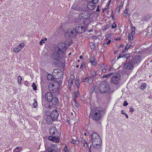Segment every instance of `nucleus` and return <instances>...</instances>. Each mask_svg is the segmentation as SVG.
Returning a JSON list of instances; mask_svg holds the SVG:
<instances>
[{"label":"nucleus","instance_id":"nucleus-7","mask_svg":"<svg viewBox=\"0 0 152 152\" xmlns=\"http://www.w3.org/2000/svg\"><path fill=\"white\" fill-rule=\"evenodd\" d=\"M59 115L58 112L56 110H53L51 113L50 116H48L47 118H50L53 121H54L58 119Z\"/></svg>","mask_w":152,"mask_h":152},{"label":"nucleus","instance_id":"nucleus-39","mask_svg":"<svg viewBox=\"0 0 152 152\" xmlns=\"http://www.w3.org/2000/svg\"><path fill=\"white\" fill-rule=\"evenodd\" d=\"M57 70H58V71H60V69H55L54 70L53 72V74H54L55 76V75H57Z\"/></svg>","mask_w":152,"mask_h":152},{"label":"nucleus","instance_id":"nucleus-36","mask_svg":"<svg viewBox=\"0 0 152 152\" xmlns=\"http://www.w3.org/2000/svg\"><path fill=\"white\" fill-rule=\"evenodd\" d=\"M133 36L131 35L130 34H129L128 35V40L129 41H131L133 39Z\"/></svg>","mask_w":152,"mask_h":152},{"label":"nucleus","instance_id":"nucleus-15","mask_svg":"<svg viewBox=\"0 0 152 152\" xmlns=\"http://www.w3.org/2000/svg\"><path fill=\"white\" fill-rule=\"evenodd\" d=\"M124 67L128 70L133 69L134 68L133 65L131 62H126L124 64Z\"/></svg>","mask_w":152,"mask_h":152},{"label":"nucleus","instance_id":"nucleus-30","mask_svg":"<svg viewBox=\"0 0 152 152\" xmlns=\"http://www.w3.org/2000/svg\"><path fill=\"white\" fill-rule=\"evenodd\" d=\"M88 1L94 3V4H96L99 1V0H87Z\"/></svg>","mask_w":152,"mask_h":152},{"label":"nucleus","instance_id":"nucleus-63","mask_svg":"<svg viewBox=\"0 0 152 152\" xmlns=\"http://www.w3.org/2000/svg\"><path fill=\"white\" fill-rule=\"evenodd\" d=\"M57 72L58 75L59 73H61V71L60 69V71H58V70H57Z\"/></svg>","mask_w":152,"mask_h":152},{"label":"nucleus","instance_id":"nucleus-60","mask_svg":"<svg viewBox=\"0 0 152 152\" xmlns=\"http://www.w3.org/2000/svg\"><path fill=\"white\" fill-rule=\"evenodd\" d=\"M111 42V41L110 40H109L106 43V44L109 45V44Z\"/></svg>","mask_w":152,"mask_h":152},{"label":"nucleus","instance_id":"nucleus-50","mask_svg":"<svg viewBox=\"0 0 152 152\" xmlns=\"http://www.w3.org/2000/svg\"><path fill=\"white\" fill-rule=\"evenodd\" d=\"M64 151L65 152H68V151L67 148V145H66V146L64 149Z\"/></svg>","mask_w":152,"mask_h":152},{"label":"nucleus","instance_id":"nucleus-19","mask_svg":"<svg viewBox=\"0 0 152 152\" xmlns=\"http://www.w3.org/2000/svg\"><path fill=\"white\" fill-rule=\"evenodd\" d=\"M96 4L94 3L89 2L88 4L87 7L90 10H94L96 7Z\"/></svg>","mask_w":152,"mask_h":152},{"label":"nucleus","instance_id":"nucleus-35","mask_svg":"<svg viewBox=\"0 0 152 152\" xmlns=\"http://www.w3.org/2000/svg\"><path fill=\"white\" fill-rule=\"evenodd\" d=\"M74 94L75 97L76 98H77L80 94L79 92L77 91H76L74 93Z\"/></svg>","mask_w":152,"mask_h":152},{"label":"nucleus","instance_id":"nucleus-16","mask_svg":"<svg viewBox=\"0 0 152 152\" xmlns=\"http://www.w3.org/2000/svg\"><path fill=\"white\" fill-rule=\"evenodd\" d=\"M24 46V44L23 43H21L17 46L14 49V51L15 53L19 52Z\"/></svg>","mask_w":152,"mask_h":152},{"label":"nucleus","instance_id":"nucleus-44","mask_svg":"<svg viewBox=\"0 0 152 152\" xmlns=\"http://www.w3.org/2000/svg\"><path fill=\"white\" fill-rule=\"evenodd\" d=\"M131 46V45H127L125 47V50H128V49H129Z\"/></svg>","mask_w":152,"mask_h":152},{"label":"nucleus","instance_id":"nucleus-43","mask_svg":"<svg viewBox=\"0 0 152 152\" xmlns=\"http://www.w3.org/2000/svg\"><path fill=\"white\" fill-rule=\"evenodd\" d=\"M128 11L127 9L126 8L124 11V16L125 17L127 16L128 15Z\"/></svg>","mask_w":152,"mask_h":152},{"label":"nucleus","instance_id":"nucleus-48","mask_svg":"<svg viewBox=\"0 0 152 152\" xmlns=\"http://www.w3.org/2000/svg\"><path fill=\"white\" fill-rule=\"evenodd\" d=\"M45 43V42L44 41V40L42 39L40 41L39 44L40 45H41L43 43Z\"/></svg>","mask_w":152,"mask_h":152},{"label":"nucleus","instance_id":"nucleus-14","mask_svg":"<svg viewBox=\"0 0 152 152\" xmlns=\"http://www.w3.org/2000/svg\"><path fill=\"white\" fill-rule=\"evenodd\" d=\"M45 97L47 101L49 102H51L53 99L52 94L50 92H48L45 94Z\"/></svg>","mask_w":152,"mask_h":152},{"label":"nucleus","instance_id":"nucleus-64","mask_svg":"<svg viewBox=\"0 0 152 152\" xmlns=\"http://www.w3.org/2000/svg\"><path fill=\"white\" fill-rule=\"evenodd\" d=\"M91 145L90 147L89 148V152H91Z\"/></svg>","mask_w":152,"mask_h":152},{"label":"nucleus","instance_id":"nucleus-13","mask_svg":"<svg viewBox=\"0 0 152 152\" xmlns=\"http://www.w3.org/2000/svg\"><path fill=\"white\" fill-rule=\"evenodd\" d=\"M52 106L54 107H57L59 105V102L58 99L56 97H54L51 101Z\"/></svg>","mask_w":152,"mask_h":152},{"label":"nucleus","instance_id":"nucleus-59","mask_svg":"<svg viewBox=\"0 0 152 152\" xmlns=\"http://www.w3.org/2000/svg\"><path fill=\"white\" fill-rule=\"evenodd\" d=\"M97 37L96 36H94L92 37L93 39H97Z\"/></svg>","mask_w":152,"mask_h":152},{"label":"nucleus","instance_id":"nucleus-20","mask_svg":"<svg viewBox=\"0 0 152 152\" xmlns=\"http://www.w3.org/2000/svg\"><path fill=\"white\" fill-rule=\"evenodd\" d=\"M74 79V76L73 75H71L70 76V78L68 81L69 87L71 88V86L73 84V81Z\"/></svg>","mask_w":152,"mask_h":152},{"label":"nucleus","instance_id":"nucleus-32","mask_svg":"<svg viewBox=\"0 0 152 152\" xmlns=\"http://www.w3.org/2000/svg\"><path fill=\"white\" fill-rule=\"evenodd\" d=\"M34 103H33V105H34V108H36L37 107V101L36 99H34Z\"/></svg>","mask_w":152,"mask_h":152},{"label":"nucleus","instance_id":"nucleus-9","mask_svg":"<svg viewBox=\"0 0 152 152\" xmlns=\"http://www.w3.org/2000/svg\"><path fill=\"white\" fill-rule=\"evenodd\" d=\"M120 75L116 73L111 78V82L114 84H118L120 80Z\"/></svg>","mask_w":152,"mask_h":152},{"label":"nucleus","instance_id":"nucleus-38","mask_svg":"<svg viewBox=\"0 0 152 152\" xmlns=\"http://www.w3.org/2000/svg\"><path fill=\"white\" fill-rule=\"evenodd\" d=\"M92 78H94L96 75V72L95 71H93L92 72Z\"/></svg>","mask_w":152,"mask_h":152},{"label":"nucleus","instance_id":"nucleus-5","mask_svg":"<svg viewBox=\"0 0 152 152\" xmlns=\"http://www.w3.org/2000/svg\"><path fill=\"white\" fill-rule=\"evenodd\" d=\"M59 87V83L56 82L53 83H50L49 85L48 88L50 91L53 93H55L57 91Z\"/></svg>","mask_w":152,"mask_h":152},{"label":"nucleus","instance_id":"nucleus-4","mask_svg":"<svg viewBox=\"0 0 152 152\" xmlns=\"http://www.w3.org/2000/svg\"><path fill=\"white\" fill-rule=\"evenodd\" d=\"M74 29L77 33H82L85 31L86 27L83 23H77L75 24Z\"/></svg>","mask_w":152,"mask_h":152},{"label":"nucleus","instance_id":"nucleus-18","mask_svg":"<svg viewBox=\"0 0 152 152\" xmlns=\"http://www.w3.org/2000/svg\"><path fill=\"white\" fill-rule=\"evenodd\" d=\"M48 139L49 140H50L53 142H59V140L58 137L50 136L48 137Z\"/></svg>","mask_w":152,"mask_h":152},{"label":"nucleus","instance_id":"nucleus-12","mask_svg":"<svg viewBox=\"0 0 152 152\" xmlns=\"http://www.w3.org/2000/svg\"><path fill=\"white\" fill-rule=\"evenodd\" d=\"M58 149V148L54 144H51L50 147L47 149L48 152H56Z\"/></svg>","mask_w":152,"mask_h":152},{"label":"nucleus","instance_id":"nucleus-56","mask_svg":"<svg viewBox=\"0 0 152 152\" xmlns=\"http://www.w3.org/2000/svg\"><path fill=\"white\" fill-rule=\"evenodd\" d=\"M130 34L133 36L135 34L134 31H132L131 34Z\"/></svg>","mask_w":152,"mask_h":152},{"label":"nucleus","instance_id":"nucleus-61","mask_svg":"<svg viewBox=\"0 0 152 152\" xmlns=\"http://www.w3.org/2000/svg\"><path fill=\"white\" fill-rule=\"evenodd\" d=\"M100 10L99 9V6L98 5L97 7V8L96 9V11H99Z\"/></svg>","mask_w":152,"mask_h":152},{"label":"nucleus","instance_id":"nucleus-37","mask_svg":"<svg viewBox=\"0 0 152 152\" xmlns=\"http://www.w3.org/2000/svg\"><path fill=\"white\" fill-rule=\"evenodd\" d=\"M130 55L129 54H125L124 55V58H126V59L127 60L129 58V57H130Z\"/></svg>","mask_w":152,"mask_h":152},{"label":"nucleus","instance_id":"nucleus-34","mask_svg":"<svg viewBox=\"0 0 152 152\" xmlns=\"http://www.w3.org/2000/svg\"><path fill=\"white\" fill-rule=\"evenodd\" d=\"M75 83L77 87V88H79V87L80 84L79 82V80L78 79H76L75 81Z\"/></svg>","mask_w":152,"mask_h":152},{"label":"nucleus","instance_id":"nucleus-17","mask_svg":"<svg viewBox=\"0 0 152 152\" xmlns=\"http://www.w3.org/2000/svg\"><path fill=\"white\" fill-rule=\"evenodd\" d=\"M62 53H58V51H56V52L54 53L53 55V57L54 58L57 60L58 61V62H60V63H61L60 61H59L58 60L60 58V55Z\"/></svg>","mask_w":152,"mask_h":152},{"label":"nucleus","instance_id":"nucleus-41","mask_svg":"<svg viewBox=\"0 0 152 152\" xmlns=\"http://www.w3.org/2000/svg\"><path fill=\"white\" fill-rule=\"evenodd\" d=\"M110 26L109 24H107L106 25L105 28L103 29V30L104 31H106L107 30V29L110 28Z\"/></svg>","mask_w":152,"mask_h":152},{"label":"nucleus","instance_id":"nucleus-24","mask_svg":"<svg viewBox=\"0 0 152 152\" xmlns=\"http://www.w3.org/2000/svg\"><path fill=\"white\" fill-rule=\"evenodd\" d=\"M90 61L91 63L94 66L96 65V63L95 62V58L94 57H93L91 58L90 59Z\"/></svg>","mask_w":152,"mask_h":152},{"label":"nucleus","instance_id":"nucleus-22","mask_svg":"<svg viewBox=\"0 0 152 152\" xmlns=\"http://www.w3.org/2000/svg\"><path fill=\"white\" fill-rule=\"evenodd\" d=\"M22 149V148L20 147H18L14 149L13 150V152H20Z\"/></svg>","mask_w":152,"mask_h":152},{"label":"nucleus","instance_id":"nucleus-10","mask_svg":"<svg viewBox=\"0 0 152 152\" xmlns=\"http://www.w3.org/2000/svg\"><path fill=\"white\" fill-rule=\"evenodd\" d=\"M141 58L140 56L139 55H136L132 59L131 62L133 65L137 64L140 62Z\"/></svg>","mask_w":152,"mask_h":152},{"label":"nucleus","instance_id":"nucleus-45","mask_svg":"<svg viewBox=\"0 0 152 152\" xmlns=\"http://www.w3.org/2000/svg\"><path fill=\"white\" fill-rule=\"evenodd\" d=\"M84 146L86 148H87L88 147V144L87 142L86 141H84Z\"/></svg>","mask_w":152,"mask_h":152},{"label":"nucleus","instance_id":"nucleus-28","mask_svg":"<svg viewBox=\"0 0 152 152\" xmlns=\"http://www.w3.org/2000/svg\"><path fill=\"white\" fill-rule=\"evenodd\" d=\"M72 8L76 11H80V8L78 6H76L74 5H73Z\"/></svg>","mask_w":152,"mask_h":152},{"label":"nucleus","instance_id":"nucleus-33","mask_svg":"<svg viewBox=\"0 0 152 152\" xmlns=\"http://www.w3.org/2000/svg\"><path fill=\"white\" fill-rule=\"evenodd\" d=\"M22 78L20 76H19L18 77V83L20 84H21V81L22 80Z\"/></svg>","mask_w":152,"mask_h":152},{"label":"nucleus","instance_id":"nucleus-52","mask_svg":"<svg viewBox=\"0 0 152 152\" xmlns=\"http://www.w3.org/2000/svg\"><path fill=\"white\" fill-rule=\"evenodd\" d=\"M85 66V64L84 63H82L80 66V68H82L83 67V68H84V67Z\"/></svg>","mask_w":152,"mask_h":152},{"label":"nucleus","instance_id":"nucleus-62","mask_svg":"<svg viewBox=\"0 0 152 152\" xmlns=\"http://www.w3.org/2000/svg\"><path fill=\"white\" fill-rule=\"evenodd\" d=\"M132 31H134L135 30V27L134 26H133L132 28Z\"/></svg>","mask_w":152,"mask_h":152},{"label":"nucleus","instance_id":"nucleus-27","mask_svg":"<svg viewBox=\"0 0 152 152\" xmlns=\"http://www.w3.org/2000/svg\"><path fill=\"white\" fill-rule=\"evenodd\" d=\"M90 46L91 49L94 50L95 48V45L94 43L91 42L90 43Z\"/></svg>","mask_w":152,"mask_h":152},{"label":"nucleus","instance_id":"nucleus-3","mask_svg":"<svg viewBox=\"0 0 152 152\" xmlns=\"http://www.w3.org/2000/svg\"><path fill=\"white\" fill-rule=\"evenodd\" d=\"M98 90L102 93L108 92L110 90L109 85L105 82H101L98 87Z\"/></svg>","mask_w":152,"mask_h":152},{"label":"nucleus","instance_id":"nucleus-26","mask_svg":"<svg viewBox=\"0 0 152 152\" xmlns=\"http://www.w3.org/2000/svg\"><path fill=\"white\" fill-rule=\"evenodd\" d=\"M113 73H111L107 75H103V76L101 77V78L104 79L109 78L110 76L112 75Z\"/></svg>","mask_w":152,"mask_h":152},{"label":"nucleus","instance_id":"nucleus-25","mask_svg":"<svg viewBox=\"0 0 152 152\" xmlns=\"http://www.w3.org/2000/svg\"><path fill=\"white\" fill-rule=\"evenodd\" d=\"M47 78L48 80H54V77L51 74H49L47 76Z\"/></svg>","mask_w":152,"mask_h":152},{"label":"nucleus","instance_id":"nucleus-46","mask_svg":"<svg viewBox=\"0 0 152 152\" xmlns=\"http://www.w3.org/2000/svg\"><path fill=\"white\" fill-rule=\"evenodd\" d=\"M117 25L115 24V22L113 23V24L112 25V28L114 29V28L116 27Z\"/></svg>","mask_w":152,"mask_h":152},{"label":"nucleus","instance_id":"nucleus-11","mask_svg":"<svg viewBox=\"0 0 152 152\" xmlns=\"http://www.w3.org/2000/svg\"><path fill=\"white\" fill-rule=\"evenodd\" d=\"M49 130L50 133L51 135H55L56 136H58L59 134L56 127L54 126L51 127Z\"/></svg>","mask_w":152,"mask_h":152},{"label":"nucleus","instance_id":"nucleus-21","mask_svg":"<svg viewBox=\"0 0 152 152\" xmlns=\"http://www.w3.org/2000/svg\"><path fill=\"white\" fill-rule=\"evenodd\" d=\"M84 13L85 14L84 16V19L87 20L89 19L92 13L86 11H84Z\"/></svg>","mask_w":152,"mask_h":152},{"label":"nucleus","instance_id":"nucleus-57","mask_svg":"<svg viewBox=\"0 0 152 152\" xmlns=\"http://www.w3.org/2000/svg\"><path fill=\"white\" fill-rule=\"evenodd\" d=\"M71 142L72 143L74 144L76 143V141L75 140H73Z\"/></svg>","mask_w":152,"mask_h":152},{"label":"nucleus","instance_id":"nucleus-1","mask_svg":"<svg viewBox=\"0 0 152 152\" xmlns=\"http://www.w3.org/2000/svg\"><path fill=\"white\" fill-rule=\"evenodd\" d=\"M92 143L94 148L96 149H98L100 147L101 140L99 135L96 133H92L91 134Z\"/></svg>","mask_w":152,"mask_h":152},{"label":"nucleus","instance_id":"nucleus-8","mask_svg":"<svg viewBox=\"0 0 152 152\" xmlns=\"http://www.w3.org/2000/svg\"><path fill=\"white\" fill-rule=\"evenodd\" d=\"M77 33L75 29L72 30L70 29L67 31L65 33V36L67 37H72L76 36Z\"/></svg>","mask_w":152,"mask_h":152},{"label":"nucleus","instance_id":"nucleus-31","mask_svg":"<svg viewBox=\"0 0 152 152\" xmlns=\"http://www.w3.org/2000/svg\"><path fill=\"white\" fill-rule=\"evenodd\" d=\"M146 87V84L145 83L142 84L140 87V88L142 90H144Z\"/></svg>","mask_w":152,"mask_h":152},{"label":"nucleus","instance_id":"nucleus-49","mask_svg":"<svg viewBox=\"0 0 152 152\" xmlns=\"http://www.w3.org/2000/svg\"><path fill=\"white\" fill-rule=\"evenodd\" d=\"M107 66H105V68L104 69H102V71L103 72H106V70L107 69Z\"/></svg>","mask_w":152,"mask_h":152},{"label":"nucleus","instance_id":"nucleus-51","mask_svg":"<svg viewBox=\"0 0 152 152\" xmlns=\"http://www.w3.org/2000/svg\"><path fill=\"white\" fill-rule=\"evenodd\" d=\"M128 104L127 103V102L126 101V100H125L124 102V103L123 104V105L124 106H126Z\"/></svg>","mask_w":152,"mask_h":152},{"label":"nucleus","instance_id":"nucleus-29","mask_svg":"<svg viewBox=\"0 0 152 152\" xmlns=\"http://www.w3.org/2000/svg\"><path fill=\"white\" fill-rule=\"evenodd\" d=\"M86 82L88 83H91L93 82V79L92 78V77H91L89 78H87Z\"/></svg>","mask_w":152,"mask_h":152},{"label":"nucleus","instance_id":"nucleus-47","mask_svg":"<svg viewBox=\"0 0 152 152\" xmlns=\"http://www.w3.org/2000/svg\"><path fill=\"white\" fill-rule=\"evenodd\" d=\"M134 110V108H133L132 107H131L129 108V111L131 112H133Z\"/></svg>","mask_w":152,"mask_h":152},{"label":"nucleus","instance_id":"nucleus-23","mask_svg":"<svg viewBox=\"0 0 152 152\" xmlns=\"http://www.w3.org/2000/svg\"><path fill=\"white\" fill-rule=\"evenodd\" d=\"M85 15L84 12L80 13L78 15V17L80 19H84V16Z\"/></svg>","mask_w":152,"mask_h":152},{"label":"nucleus","instance_id":"nucleus-58","mask_svg":"<svg viewBox=\"0 0 152 152\" xmlns=\"http://www.w3.org/2000/svg\"><path fill=\"white\" fill-rule=\"evenodd\" d=\"M87 78H84L82 79V82H84L86 81V80H87Z\"/></svg>","mask_w":152,"mask_h":152},{"label":"nucleus","instance_id":"nucleus-53","mask_svg":"<svg viewBox=\"0 0 152 152\" xmlns=\"http://www.w3.org/2000/svg\"><path fill=\"white\" fill-rule=\"evenodd\" d=\"M95 87L94 86L92 87L91 88V91L93 92L95 89Z\"/></svg>","mask_w":152,"mask_h":152},{"label":"nucleus","instance_id":"nucleus-55","mask_svg":"<svg viewBox=\"0 0 152 152\" xmlns=\"http://www.w3.org/2000/svg\"><path fill=\"white\" fill-rule=\"evenodd\" d=\"M124 55H123L122 54H121L119 56H118V59L119 58H121L122 57L124 58Z\"/></svg>","mask_w":152,"mask_h":152},{"label":"nucleus","instance_id":"nucleus-2","mask_svg":"<svg viewBox=\"0 0 152 152\" xmlns=\"http://www.w3.org/2000/svg\"><path fill=\"white\" fill-rule=\"evenodd\" d=\"M103 112L102 109L97 108L91 113L90 115L93 120L98 121L101 118Z\"/></svg>","mask_w":152,"mask_h":152},{"label":"nucleus","instance_id":"nucleus-54","mask_svg":"<svg viewBox=\"0 0 152 152\" xmlns=\"http://www.w3.org/2000/svg\"><path fill=\"white\" fill-rule=\"evenodd\" d=\"M105 66H106V65H104V64H102V66H101V68H102V69H104L105 68Z\"/></svg>","mask_w":152,"mask_h":152},{"label":"nucleus","instance_id":"nucleus-6","mask_svg":"<svg viewBox=\"0 0 152 152\" xmlns=\"http://www.w3.org/2000/svg\"><path fill=\"white\" fill-rule=\"evenodd\" d=\"M66 48L64 44L60 43L58 44L57 47L55 49V50L56 51H58V53H63L65 51Z\"/></svg>","mask_w":152,"mask_h":152},{"label":"nucleus","instance_id":"nucleus-40","mask_svg":"<svg viewBox=\"0 0 152 152\" xmlns=\"http://www.w3.org/2000/svg\"><path fill=\"white\" fill-rule=\"evenodd\" d=\"M31 86L33 88V89L34 90V91H36L37 90V86H36V85H35V83H33L32 85H31Z\"/></svg>","mask_w":152,"mask_h":152},{"label":"nucleus","instance_id":"nucleus-42","mask_svg":"<svg viewBox=\"0 0 152 152\" xmlns=\"http://www.w3.org/2000/svg\"><path fill=\"white\" fill-rule=\"evenodd\" d=\"M73 101L75 102V106L77 107H78L79 106V104L78 103L76 102L75 99H74Z\"/></svg>","mask_w":152,"mask_h":152}]
</instances>
